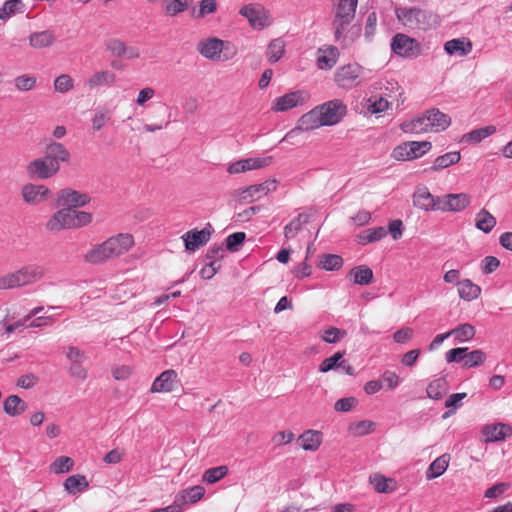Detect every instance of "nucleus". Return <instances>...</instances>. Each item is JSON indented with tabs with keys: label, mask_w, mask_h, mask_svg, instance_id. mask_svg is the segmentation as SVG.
<instances>
[{
	"label": "nucleus",
	"mask_w": 512,
	"mask_h": 512,
	"mask_svg": "<svg viewBox=\"0 0 512 512\" xmlns=\"http://www.w3.org/2000/svg\"><path fill=\"white\" fill-rule=\"evenodd\" d=\"M390 107L387 99L378 96H371L366 100V109L371 114H379Z\"/></svg>",
	"instance_id": "a18cd8bd"
},
{
	"label": "nucleus",
	"mask_w": 512,
	"mask_h": 512,
	"mask_svg": "<svg viewBox=\"0 0 512 512\" xmlns=\"http://www.w3.org/2000/svg\"><path fill=\"white\" fill-rule=\"evenodd\" d=\"M408 143L413 159L423 156L432 148V144L429 141H408Z\"/></svg>",
	"instance_id": "4d7b16f0"
},
{
	"label": "nucleus",
	"mask_w": 512,
	"mask_h": 512,
	"mask_svg": "<svg viewBox=\"0 0 512 512\" xmlns=\"http://www.w3.org/2000/svg\"><path fill=\"white\" fill-rule=\"evenodd\" d=\"M321 114L319 113L317 107L302 115L298 120L297 126L290 130L282 139V141L293 138L301 131H311L317 129L321 126H324Z\"/></svg>",
	"instance_id": "dca6fc26"
},
{
	"label": "nucleus",
	"mask_w": 512,
	"mask_h": 512,
	"mask_svg": "<svg viewBox=\"0 0 512 512\" xmlns=\"http://www.w3.org/2000/svg\"><path fill=\"white\" fill-rule=\"evenodd\" d=\"M486 442H496L505 440L512 434V428L503 423L486 425L482 430Z\"/></svg>",
	"instance_id": "b1692460"
},
{
	"label": "nucleus",
	"mask_w": 512,
	"mask_h": 512,
	"mask_svg": "<svg viewBox=\"0 0 512 512\" xmlns=\"http://www.w3.org/2000/svg\"><path fill=\"white\" fill-rule=\"evenodd\" d=\"M116 83V75L109 70H99L94 72L87 80L86 85L90 90L102 86H113Z\"/></svg>",
	"instance_id": "393cba45"
},
{
	"label": "nucleus",
	"mask_w": 512,
	"mask_h": 512,
	"mask_svg": "<svg viewBox=\"0 0 512 512\" xmlns=\"http://www.w3.org/2000/svg\"><path fill=\"white\" fill-rule=\"evenodd\" d=\"M392 50L401 56H409L412 54L416 42L414 39L404 35V34H397L393 38L392 42Z\"/></svg>",
	"instance_id": "bb28decb"
},
{
	"label": "nucleus",
	"mask_w": 512,
	"mask_h": 512,
	"mask_svg": "<svg viewBox=\"0 0 512 512\" xmlns=\"http://www.w3.org/2000/svg\"><path fill=\"white\" fill-rule=\"evenodd\" d=\"M375 427L376 425L373 421L361 420L350 423L347 430L351 436L361 437L374 432Z\"/></svg>",
	"instance_id": "4c0bfd02"
},
{
	"label": "nucleus",
	"mask_w": 512,
	"mask_h": 512,
	"mask_svg": "<svg viewBox=\"0 0 512 512\" xmlns=\"http://www.w3.org/2000/svg\"><path fill=\"white\" fill-rule=\"evenodd\" d=\"M164 12L173 17L188 9V0H163Z\"/></svg>",
	"instance_id": "de8ad7c7"
},
{
	"label": "nucleus",
	"mask_w": 512,
	"mask_h": 512,
	"mask_svg": "<svg viewBox=\"0 0 512 512\" xmlns=\"http://www.w3.org/2000/svg\"><path fill=\"white\" fill-rule=\"evenodd\" d=\"M133 245L134 238L131 234L120 233L93 247L85 255V260L93 264L102 263L127 253Z\"/></svg>",
	"instance_id": "f03ea898"
},
{
	"label": "nucleus",
	"mask_w": 512,
	"mask_h": 512,
	"mask_svg": "<svg viewBox=\"0 0 512 512\" xmlns=\"http://www.w3.org/2000/svg\"><path fill=\"white\" fill-rule=\"evenodd\" d=\"M228 474V467L225 465L207 469L202 475V481L207 484H214Z\"/></svg>",
	"instance_id": "c03bdc74"
},
{
	"label": "nucleus",
	"mask_w": 512,
	"mask_h": 512,
	"mask_svg": "<svg viewBox=\"0 0 512 512\" xmlns=\"http://www.w3.org/2000/svg\"><path fill=\"white\" fill-rule=\"evenodd\" d=\"M440 196H434L427 187H419L413 194V205L425 212L438 211Z\"/></svg>",
	"instance_id": "6ab92c4d"
},
{
	"label": "nucleus",
	"mask_w": 512,
	"mask_h": 512,
	"mask_svg": "<svg viewBox=\"0 0 512 512\" xmlns=\"http://www.w3.org/2000/svg\"><path fill=\"white\" fill-rule=\"evenodd\" d=\"M211 232L209 229L197 230L193 229L186 232L182 239L186 250L194 252L198 248L204 246L210 239Z\"/></svg>",
	"instance_id": "4be33fe9"
},
{
	"label": "nucleus",
	"mask_w": 512,
	"mask_h": 512,
	"mask_svg": "<svg viewBox=\"0 0 512 512\" xmlns=\"http://www.w3.org/2000/svg\"><path fill=\"white\" fill-rule=\"evenodd\" d=\"M486 361V354L482 350H473L466 352L465 361L463 363L464 368H473L482 365Z\"/></svg>",
	"instance_id": "603ef678"
},
{
	"label": "nucleus",
	"mask_w": 512,
	"mask_h": 512,
	"mask_svg": "<svg viewBox=\"0 0 512 512\" xmlns=\"http://www.w3.org/2000/svg\"><path fill=\"white\" fill-rule=\"evenodd\" d=\"M450 455L443 454L435 459L429 466L426 472L427 479H434L441 476L449 466Z\"/></svg>",
	"instance_id": "f704fd0d"
},
{
	"label": "nucleus",
	"mask_w": 512,
	"mask_h": 512,
	"mask_svg": "<svg viewBox=\"0 0 512 512\" xmlns=\"http://www.w3.org/2000/svg\"><path fill=\"white\" fill-rule=\"evenodd\" d=\"M89 483L84 475L76 474L69 476L64 482V489L69 494H76L87 489Z\"/></svg>",
	"instance_id": "c9c22d12"
},
{
	"label": "nucleus",
	"mask_w": 512,
	"mask_h": 512,
	"mask_svg": "<svg viewBox=\"0 0 512 512\" xmlns=\"http://www.w3.org/2000/svg\"><path fill=\"white\" fill-rule=\"evenodd\" d=\"M444 50L449 54H458L466 56L472 51V43L464 38L452 39L444 44Z\"/></svg>",
	"instance_id": "c85d7f7f"
},
{
	"label": "nucleus",
	"mask_w": 512,
	"mask_h": 512,
	"mask_svg": "<svg viewBox=\"0 0 512 512\" xmlns=\"http://www.w3.org/2000/svg\"><path fill=\"white\" fill-rule=\"evenodd\" d=\"M392 158L397 161H410L413 160L412 154L409 150V143L403 142L399 145H397L391 154Z\"/></svg>",
	"instance_id": "052dcab7"
},
{
	"label": "nucleus",
	"mask_w": 512,
	"mask_h": 512,
	"mask_svg": "<svg viewBox=\"0 0 512 512\" xmlns=\"http://www.w3.org/2000/svg\"><path fill=\"white\" fill-rule=\"evenodd\" d=\"M496 132V128L494 126H486L480 129H475L465 135L466 140L479 143L486 137L494 134Z\"/></svg>",
	"instance_id": "6e6d98bb"
},
{
	"label": "nucleus",
	"mask_w": 512,
	"mask_h": 512,
	"mask_svg": "<svg viewBox=\"0 0 512 512\" xmlns=\"http://www.w3.org/2000/svg\"><path fill=\"white\" fill-rule=\"evenodd\" d=\"M179 381L178 374L175 370H165L155 378L150 391L152 393H170L176 389Z\"/></svg>",
	"instance_id": "a211bd4d"
},
{
	"label": "nucleus",
	"mask_w": 512,
	"mask_h": 512,
	"mask_svg": "<svg viewBox=\"0 0 512 512\" xmlns=\"http://www.w3.org/2000/svg\"><path fill=\"white\" fill-rule=\"evenodd\" d=\"M92 222V214L71 208H62L56 211L46 222L48 231L56 233L65 229H75L86 226Z\"/></svg>",
	"instance_id": "20e7f679"
},
{
	"label": "nucleus",
	"mask_w": 512,
	"mask_h": 512,
	"mask_svg": "<svg viewBox=\"0 0 512 512\" xmlns=\"http://www.w3.org/2000/svg\"><path fill=\"white\" fill-rule=\"evenodd\" d=\"M343 266V259L336 254H323L319 257L318 267L326 271L339 270Z\"/></svg>",
	"instance_id": "a19ab883"
},
{
	"label": "nucleus",
	"mask_w": 512,
	"mask_h": 512,
	"mask_svg": "<svg viewBox=\"0 0 512 512\" xmlns=\"http://www.w3.org/2000/svg\"><path fill=\"white\" fill-rule=\"evenodd\" d=\"M343 358V353L336 352L329 358L324 359L319 365V371L321 373H327L330 370L338 367L340 360Z\"/></svg>",
	"instance_id": "680f3d73"
},
{
	"label": "nucleus",
	"mask_w": 512,
	"mask_h": 512,
	"mask_svg": "<svg viewBox=\"0 0 512 512\" xmlns=\"http://www.w3.org/2000/svg\"><path fill=\"white\" fill-rule=\"evenodd\" d=\"M448 390V383L445 378H438L431 381L426 389L429 398L434 400L441 399Z\"/></svg>",
	"instance_id": "58836bf2"
},
{
	"label": "nucleus",
	"mask_w": 512,
	"mask_h": 512,
	"mask_svg": "<svg viewBox=\"0 0 512 512\" xmlns=\"http://www.w3.org/2000/svg\"><path fill=\"white\" fill-rule=\"evenodd\" d=\"M3 409L9 416H18L27 409V404L19 396L11 395L5 399Z\"/></svg>",
	"instance_id": "72a5a7b5"
},
{
	"label": "nucleus",
	"mask_w": 512,
	"mask_h": 512,
	"mask_svg": "<svg viewBox=\"0 0 512 512\" xmlns=\"http://www.w3.org/2000/svg\"><path fill=\"white\" fill-rule=\"evenodd\" d=\"M451 336L459 342H465L472 339L475 335V328L468 323L461 324L456 328L450 330Z\"/></svg>",
	"instance_id": "3c124183"
},
{
	"label": "nucleus",
	"mask_w": 512,
	"mask_h": 512,
	"mask_svg": "<svg viewBox=\"0 0 512 512\" xmlns=\"http://www.w3.org/2000/svg\"><path fill=\"white\" fill-rule=\"evenodd\" d=\"M397 19L407 28L427 30L435 22V16L419 8H397L395 10Z\"/></svg>",
	"instance_id": "0eeeda50"
},
{
	"label": "nucleus",
	"mask_w": 512,
	"mask_h": 512,
	"mask_svg": "<svg viewBox=\"0 0 512 512\" xmlns=\"http://www.w3.org/2000/svg\"><path fill=\"white\" fill-rule=\"evenodd\" d=\"M450 124L451 118L439 109L434 108L416 119L402 123L401 129L405 133L412 134L437 133L447 129Z\"/></svg>",
	"instance_id": "7ed1b4c3"
},
{
	"label": "nucleus",
	"mask_w": 512,
	"mask_h": 512,
	"mask_svg": "<svg viewBox=\"0 0 512 512\" xmlns=\"http://www.w3.org/2000/svg\"><path fill=\"white\" fill-rule=\"evenodd\" d=\"M74 81L68 74L58 76L54 81V89L60 93H66L73 89Z\"/></svg>",
	"instance_id": "bf43d9fd"
},
{
	"label": "nucleus",
	"mask_w": 512,
	"mask_h": 512,
	"mask_svg": "<svg viewBox=\"0 0 512 512\" xmlns=\"http://www.w3.org/2000/svg\"><path fill=\"white\" fill-rule=\"evenodd\" d=\"M196 49L203 58L213 62H226L237 55V48L233 43L217 37L200 40Z\"/></svg>",
	"instance_id": "39448f33"
},
{
	"label": "nucleus",
	"mask_w": 512,
	"mask_h": 512,
	"mask_svg": "<svg viewBox=\"0 0 512 512\" xmlns=\"http://www.w3.org/2000/svg\"><path fill=\"white\" fill-rule=\"evenodd\" d=\"M89 201L90 197L87 194L70 188L62 189L58 193V202L63 206H67L66 208L81 207Z\"/></svg>",
	"instance_id": "412c9836"
},
{
	"label": "nucleus",
	"mask_w": 512,
	"mask_h": 512,
	"mask_svg": "<svg viewBox=\"0 0 512 512\" xmlns=\"http://www.w3.org/2000/svg\"><path fill=\"white\" fill-rule=\"evenodd\" d=\"M69 160L70 153L66 147L59 142H51L46 145L44 156L31 161L26 171L31 179H49L59 172L61 163Z\"/></svg>",
	"instance_id": "f257e3e1"
},
{
	"label": "nucleus",
	"mask_w": 512,
	"mask_h": 512,
	"mask_svg": "<svg viewBox=\"0 0 512 512\" xmlns=\"http://www.w3.org/2000/svg\"><path fill=\"white\" fill-rule=\"evenodd\" d=\"M324 126L335 125L342 120L347 112L346 105L340 100H331L317 106Z\"/></svg>",
	"instance_id": "9b49d317"
},
{
	"label": "nucleus",
	"mask_w": 512,
	"mask_h": 512,
	"mask_svg": "<svg viewBox=\"0 0 512 512\" xmlns=\"http://www.w3.org/2000/svg\"><path fill=\"white\" fill-rule=\"evenodd\" d=\"M309 216L307 214L301 213L293 220L290 221L284 227V235L286 238H294L299 231L302 230L303 226L308 222Z\"/></svg>",
	"instance_id": "79ce46f5"
},
{
	"label": "nucleus",
	"mask_w": 512,
	"mask_h": 512,
	"mask_svg": "<svg viewBox=\"0 0 512 512\" xmlns=\"http://www.w3.org/2000/svg\"><path fill=\"white\" fill-rule=\"evenodd\" d=\"M461 159L460 152L454 151V152H448L443 155L438 156L432 166L429 168L430 171H440L442 169H445L451 165H454L458 163ZM428 171V169H426Z\"/></svg>",
	"instance_id": "473e14b6"
},
{
	"label": "nucleus",
	"mask_w": 512,
	"mask_h": 512,
	"mask_svg": "<svg viewBox=\"0 0 512 512\" xmlns=\"http://www.w3.org/2000/svg\"><path fill=\"white\" fill-rule=\"evenodd\" d=\"M354 283L358 285H368L373 280V271L366 265H360L350 271Z\"/></svg>",
	"instance_id": "ea45409f"
},
{
	"label": "nucleus",
	"mask_w": 512,
	"mask_h": 512,
	"mask_svg": "<svg viewBox=\"0 0 512 512\" xmlns=\"http://www.w3.org/2000/svg\"><path fill=\"white\" fill-rule=\"evenodd\" d=\"M459 297L466 301H472L481 294V287L470 279H464L457 284Z\"/></svg>",
	"instance_id": "7c9ffc66"
},
{
	"label": "nucleus",
	"mask_w": 512,
	"mask_h": 512,
	"mask_svg": "<svg viewBox=\"0 0 512 512\" xmlns=\"http://www.w3.org/2000/svg\"><path fill=\"white\" fill-rule=\"evenodd\" d=\"M239 14L245 17L249 25L255 30H262L272 24L269 12L259 4H247L240 10Z\"/></svg>",
	"instance_id": "1a4fd4ad"
},
{
	"label": "nucleus",
	"mask_w": 512,
	"mask_h": 512,
	"mask_svg": "<svg viewBox=\"0 0 512 512\" xmlns=\"http://www.w3.org/2000/svg\"><path fill=\"white\" fill-rule=\"evenodd\" d=\"M471 204V197L467 193H449L440 196L438 211L461 212Z\"/></svg>",
	"instance_id": "2eb2a0df"
},
{
	"label": "nucleus",
	"mask_w": 512,
	"mask_h": 512,
	"mask_svg": "<svg viewBox=\"0 0 512 512\" xmlns=\"http://www.w3.org/2000/svg\"><path fill=\"white\" fill-rule=\"evenodd\" d=\"M358 401L355 397H345L337 400L334 404V409L337 412H348L352 410Z\"/></svg>",
	"instance_id": "338daca9"
},
{
	"label": "nucleus",
	"mask_w": 512,
	"mask_h": 512,
	"mask_svg": "<svg viewBox=\"0 0 512 512\" xmlns=\"http://www.w3.org/2000/svg\"><path fill=\"white\" fill-rule=\"evenodd\" d=\"M74 466V461L68 456L57 457L50 465V471L54 474L69 472Z\"/></svg>",
	"instance_id": "09e8293b"
},
{
	"label": "nucleus",
	"mask_w": 512,
	"mask_h": 512,
	"mask_svg": "<svg viewBox=\"0 0 512 512\" xmlns=\"http://www.w3.org/2000/svg\"><path fill=\"white\" fill-rule=\"evenodd\" d=\"M112 118V113L108 108H102L97 110L92 119V129L94 131L101 130Z\"/></svg>",
	"instance_id": "8fccbe9b"
},
{
	"label": "nucleus",
	"mask_w": 512,
	"mask_h": 512,
	"mask_svg": "<svg viewBox=\"0 0 512 512\" xmlns=\"http://www.w3.org/2000/svg\"><path fill=\"white\" fill-rule=\"evenodd\" d=\"M20 288L15 271L0 276V290Z\"/></svg>",
	"instance_id": "69168bd1"
},
{
	"label": "nucleus",
	"mask_w": 512,
	"mask_h": 512,
	"mask_svg": "<svg viewBox=\"0 0 512 512\" xmlns=\"http://www.w3.org/2000/svg\"><path fill=\"white\" fill-rule=\"evenodd\" d=\"M496 218L485 208L481 209L475 217V226L484 233H489L496 226Z\"/></svg>",
	"instance_id": "2f4dec72"
},
{
	"label": "nucleus",
	"mask_w": 512,
	"mask_h": 512,
	"mask_svg": "<svg viewBox=\"0 0 512 512\" xmlns=\"http://www.w3.org/2000/svg\"><path fill=\"white\" fill-rule=\"evenodd\" d=\"M56 38L52 31L44 30L34 32L29 36V44L34 49H43L54 44Z\"/></svg>",
	"instance_id": "cd10ccee"
},
{
	"label": "nucleus",
	"mask_w": 512,
	"mask_h": 512,
	"mask_svg": "<svg viewBox=\"0 0 512 512\" xmlns=\"http://www.w3.org/2000/svg\"><path fill=\"white\" fill-rule=\"evenodd\" d=\"M217 10L216 0H201L197 11H193L192 15L195 18H204L207 15L215 13Z\"/></svg>",
	"instance_id": "864d4df0"
},
{
	"label": "nucleus",
	"mask_w": 512,
	"mask_h": 512,
	"mask_svg": "<svg viewBox=\"0 0 512 512\" xmlns=\"http://www.w3.org/2000/svg\"><path fill=\"white\" fill-rule=\"evenodd\" d=\"M47 273L44 265L39 263H31L15 270L19 287H25L41 281Z\"/></svg>",
	"instance_id": "ddd939ff"
},
{
	"label": "nucleus",
	"mask_w": 512,
	"mask_h": 512,
	"mask_svg": "<svg viewBox=\"0 0 512 512\" xmlns=\"http://www.w3.org/2000/svg\"><path fill=\"white\" fill-rule=\"evenodd\" d=\"M285 46V42L281 38H275L271 40L266 51V58L268 62H278L285 53Z\"/></svg>",
	"instance_id": "e433bc0d"
},
{
	"label": "nucleus",
	"mask_w": 512,
	"mask_h": 512,
	"mask_svg": "<svg viewBox=\"0 0 512 512\" xmlns=\"http://www.w3.org/2000/svg\"><path fill=\"white\" fill-rule=\"evenodd\" d=\"M273 162V156L250 157L230 163L226 171L231 175H236L252 170L265 169L272 165Z\"/></svg>",
	"instance_id": "9d476101"
},
{
	"label": "nucleus",
	"mask_w": 512,
	"mask_h": 512,
	"mask_svg": "<svg viewBox=\"0 0 512 512\" xmlns=\"http://www.w3.org/2000/svg\"><path fill=\"white\" fill-rule=\"evenodd\" d=\"M205 494L204 487L200 485L188 487L180 491L174 501L182 509L188 503H196L203 498Z\"/></svg>",
	"instance_id": "5701e85b"
},
{
	"label": "nucleus",
	"mask_w": 512,
	"mask_h": 512,
	"mask_svg": "<svg viewBox=\"0 0 512 512\" xmlns=\"http://www.w3.org/2000/svg\"><path fill=\"white\" fill-rule=\"evenodd\" d=\"M369 483L378 493H392L397 489V482L393 478L385 477L380 473H374L369 476Z\"/></svg>",
	"instance_id": "a878e982"
},
{
	"label": "nucleus",
	"mask_w": 512,
	"mask_h": 512,
	"mask_svg": "<svg viewBox=\"0 0 512 512\" xmlns=\"http://www.w3.org/2000/svg\"><path fill=\"white\" fill-rule=\"evenodd\" d=\"M346 336V331L337 327H329L322 332L321 338L326 343H336Z\"/></svg>",
	"instance_id": "13d9d810"
},
{
	"label": "nucleus",
	"mask_w": 512,
	"mask_h": 512,
	"mask_svg": "<svg viewBox=\"0 0 512 512\" xmlns=\"http://www.w3.org/2000/svg\"><path fill=\"white\" fill-rule=\"evenodd\" d=\"M358 0H333L335 28L334 36L336 41H340L344 31L354 19Z\"/></svg>",
	"instance_id": "6e6552de"
},
{
	"label": "nucleus",
	"mask_w": 512,
	"mask_h": 512,
	"mask_svg": "<svg viewBox=\"0 0 512 512\" xmlns=\"http://www.w3.org/2000/svg\"><path fill=\"white\" fill-rule=\"evenodd\" d=\"M467 351H468L467 347L453 348L446 353V361L449 363H452V362H456V363L463 362L464 363Z\"/></svg>",
	"instance_id": "774afa93"
},
{
	"label": "nucleus",
	"mask_w": 512,
	"mask_h": 512,
	"mask_svg": "<svg viewBox=\"0 0 512 512\" xmlns=\"http://www.w3.org/2000/svg\"><path fill=\"white\" fill-rule=\"evenodd\" d=\"M340 52L333 45H324L317 50L316 64L321 70H331L338 62Z\"/></svg>",
	"instance_id": "aec40b11"
},
{
	"label": "nucleus",
	"mask_w": 512,
	"mask_h": 512,
	"mask_svg": "<svg viewBox=\"0 0 512 512\" xmlns=\"http://www.w3.org/2000/svg\"><path fill=\"white\" fill-rule=\"evenodd\" d=\"M363 73V68L357 63H350L337 69L334 75L335 83L345 89L357 85Z\"/></svg>",
	"instance_id": "f8f14e48"
},
{
	"label": "nucleus",
	"mask_w": 512,
	"mask_h": 512,
	"mask_svg": "<svg viewBox=\"0 0 512 512\" xmlns=\"http://www.w3.org/2000/svg\"><path fill=\"white\" fill-rule=\"evenodd\" d=\"M279 181L269 178L262 183L251 184L233 190L230 199L233 203L244 205L261 200L278 189Z\"/></svg>",
	"instance_id": "423d86ee"
},
{
	"label": "nucleus",
	"mask_w": 512,
	"mask_h": 512,
	"mask_svg": "<svg viewBox=\"0 0 512 512\" xmlns=\"http://www.w3.org/2000/svg\"><path fill=\"white\" fill-rule=\"evenodd\" d=\"M300 446L306 451H316L322 443V434L316 430H307L299 437Z\"/></svg>",
	"instance_id": "c756f323"
},
{
	"label": "nucleus",
	"mask_w": 512,
	"mask_h": 512,
	"mask_svg": "<svg viewBox=\"0 0 512 512\" xmlns=\"http://www.w3.org/2000/svg\"><path fill=\"white\" fill-rule=\"evenodd\" d=\"M106 48L112 55L117 57L124 56L127 52L125 43L119 39H110L107 41Z\"/></svg>",
	"instance_id": "0e129e2a"
},
{
	"label": "nucleus",
	"mask_w": 512,
	"mask_h": 512,
	"mask_svg": "<svg viewBox=\"0 0 512 512\" xmlns=\"http://www.w3.org/2000/svg\"><path fill=\"white\" fill-rule=\"evenodd\" d=\"M21 196L27 205L37 206L50 198L51 191L43 184L26 183L21 187Z\"/></svg>",
	"instance_id": "4468645a"
},
{
	"label": "nucleus",
	"mask_w": 512,
	"mask_h": 512,
	"mask_svg": "<svg viewBox=\"0 0 512 512\" xmlns=\"http://www.w3.org/2000/svg\"><path fill=\"white\" fill-rule=\"evenodd\" d=\"M387 231L384 227H375L370 229H365L359 234V242L361 244H368L372 242L379 241L386 237Z\"/></svg>",
	"instance_id": "37998d69"
},
{
	"label": "nucleus",
	"mask_w": 512,
	"mask_h": 512,
	"mask_svg": "<svg viewBox=\"0 0 512 512\" xmlns=\"http://www.w3.org/2000/svg\"><path fill=\"white\" fill-rule=\"evenodd\" d=\"M307 99V94L303 91H294L276 98L271 106L274 112H285L297 106H301Z\"/></svg>",
	"instance_id": "f3484780"
},
{
	"label": "nucleus",
	"mask_w": 512,
	"mask_h": 512,
	"mask_svg": "<svg viewBox=\"0 0 512 512\" xmlns=\"http://www.w3.org/2000/svg\"><path fill=\"white\" fill-rule=\"evenodd\" d=\"M23 7L21 0H8L0 8V20L9 19Z\"/></svg>",
	"instance_id": "5fc2aeb1"
},
{
	"label": "nucleus",
	"mask_w": 512,
	"mask_h": 512,
	"mask_svg": "<svg viewBox=\"0 0 512 512\" xmlns=\"http://www.w3.org/2000/svg\"><path fill=\"white\" fill-rule=\"evenodd\" d=\"M37 77L32 74H22L14 79V86L20 92L31 91L36 87Z\"/></svg>",
	"instance_id": "49530a36"
},
{
	"label": "nucleus",
	"mask_w": 512,
	"mask_h": 512,
	"mask_svg": "<svg viewBox=\"0 0 512 512\" xmlns=\"http://www.w3.org/2000/svg\"><path fill=\"white\" fill-rule=\"evenodd\" d=\"M246 234L244 232H235L226 238V248L229 251L236 252L239 246L245 241Z\"/></svg>",
	"instance_id": "e2e57ef3"
}]
</instances>
